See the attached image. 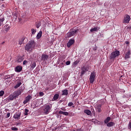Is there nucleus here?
<instances>
[{"instance_id":"20e7f679","label":"nucleus","mask_w":131,"mask_h":131,"mask_svg":"<svg viewBox=\"0 0 131 131\" xmlns=\"http://www.w3.org/2000/svg\"><path fill=\"white\" fill-rule=\"evenodd\" d=\"M95 78L96 73L94 72H92L90 77V83H93L94 81H95Z\"/></svg>"},{"instance_id":"e433bc0d","label":"nucleus","mask_w":131,"mask_h":131,"mask_svg":"<svg viewBox=\"0 0 131 131\" xmlns=\"http://www.w3.org/2000/svg\"><path fill=\"white\" fill-rule=\"evenodd\" d=\"M41 25L40 24V23H39L36 24V26L37 28H39V27H40Z\"/></svg>"},{"instance_id":"a878e982","label":"nucleus","mask_w":131,"mask_h":131,"mask_svg":"<svg viewBox=\"0 0 131 131\" xmlns=\"http://www.w3.org/2000/svg\"><path fill=\"white\" fill-rule=\"evenodd\" d=\"M22 84V83L21 82H18L16 85L14 86V89H18Z\"/></svg>"},{"instance_id":"cd10ccee","label":"nucleus","mask_w":131,"mask_h":131,"mask_svg":"<svg viewBox=\"0 0 131 131\" xmlns=\"http://www.w3.org/2000/svg\"><path fill=\"white\" fill-rule=\"evenodd\" d=\"M4 21H5V18H0V26L4 24Z\"/></svg>"},{"instance_id":"c756f323","label":"nucleus","mask_w":131,"mask_h":131,"mask_svg":"<svg viewBox=\"0 0 131 131\" xmlns=\"http://www.w3.org/2000/svg\"><path fill=\"white\" fill-rule=\"evenodd\" d=\"M15 95L16 96H20L21 95V92L20 91L15 92Z\"/></svg>"},{"instance_id":"f3484780","label":"nucleus","mask_w":131,"mask_h":131,"mask_svg":"<svg viewBox=\"0 0 131 131\" xmlns=\"http://www.w3.org/2000/svg\"><path fill=\"white\" fill-rule=\"evenodd\" d=\"M101 104H99L98 105H97V106L96 107V110L97 112H101Z\"/></svg>"},{"instance_id":"a211bd4d","label":"nucleus","mask_w":131,"mask_h":131,"mask_svg":"<svg viewBox=\"0 0 131 131\" xmlns=\"http://www.w3.org/2000/svg\"><path fill=\"white\" fill-rule=\"evenodd\" d=\"M42 34V32L41 31H40L37 35V36H36L37 39H39V38L41 37Z\"/></svg>"},{"instance_id":"72a5a7b5","label":"nucleus","mask_w":131,"mask_h":131,"mask_svg":"<svg viewBox=\"0 0 131 131\" xmlns=\"http://www.w3.org/2000/svg\"><path fill=\"white\" fill-rule=\"evenodd\" d=\"M5 94V92L4 91H0V97H3Z\"/></svg>"},{"instance_id":"bb28decb","label":"nucleus","mask_w":131,"mask_h":131,"mask_svg":"<svg viewBox=\"0 0 131 131\" xmlns=\"http://www.w3.org/2000/svg\"><path fill=\"white\" fill-rule=\"evenodd\" d=\"M23 61V58H22V57H18L17 60V62H18V63H21V62H22Z\"/></svg>"},{"instance_id":"f704fd0d","label":"nucleus","mask_w":131,"mask_h":131,"mask_svg":"<svg viewBox=\"0 0 131 131\" xmlns=\"http://www.w3.org/2000/svg\"><path fill=\"white\" fill-rule=\"evenodd\" d=\"M61 67H64L65 66V61H63L62 62L60 63Z\"/></svg>"},{"instance_id":"37998d69","label":"nucleus","mask_w":131,"mask_h":131,"mask_svg":"<svg viewBox=\"0 0 131 131\" xmlns=\"http://www.w3.org/2000/svg\"><path fill=\"white\" fill-rule=\"evenodd\" d=\"M27 64V60H24L23 62V64L24 65H26Z\"/></svg>"},{"instance_id":"f8f14e48","label":"nucleus","mask_w":131,"mask_h":131,"mask_svg":"<svg viewBox=\"0 0 131 131\" xmlns=\"http://www.w3.org/2000/svg\"><path fill=\"white\" fill-rule=\"evenodd\" d=\"M22 70V67L18 66L15 68V71L16 72H21Z\"/></svg>"},{"instance_id":"09e8293b","label":"nucleus","mask_w":131,"mask_h":131,"mask_svg":"<svg viewBox=\"0 0 131 131\" xmlns=\"http://www.w3.org/2000/svg\"><path fill=\"white\" fill-rule=\"evenodd\" d=\"M129 42H128V41L126 42V45H129Z\"/></svg>"},{"instance_id":"39448f33","label":"nucleus","mask_w":131,"mask_h":131,"mask_svg":"<svg viewBox=\"0 0 131 131\" xmlns=\"http://www.w3.org/2000/svg\"><path fill=\"white\" fill-rule=\"evenodd\" d=\"M129 21H130V16H129V15L126 14L124 16L123 23L128 24V23H129Z\"/></svg>"},{"instance_id":"c9c22d12","label":"nucleus","mask_w":131,"mask_h":131,"mask_svg":"<svg viewBox=\"0 0 131 131\" xmlns=\"http://www.w3.org/2000/svg\"><path fill=\"white\" fill-rule=\"evenodd\" d=\"M11 129H12V130L16 131V130H18V128L12 127H11Z\"/></svg>"},{"instance_id":"3c124183","label":"nucleus","mask_w":131,"mask_h":131,"mask_svg":"<svg viewBox=\"0 0 131 131\" xmlns=\"http://www.w3.org/2000/svg\"><path fill=\"white\" fill-rule=\"evenodd\" d=\"M37 106H39V104H38V105H37Z\"/></svg>"},{"instance_id":"f257e3e1","label":"nucleus","mask_w":131,"mask_h":131,"mask_svg":"<svg viewBox=\"0 0 131 131\" xmlns=\"http://www.w3.org/2000/svg\"><path fill=\"white\" fill-rule=\"evenodd\" d=\"M120 55V52L119 51L117 50L115 52H113L110 55V59L111 60H114L116 57H118Z\"/></svg>"},{"instance_id":"6e6552de","label":"nucleus","mask_w":131,"mask_h":131,"mask_svg":"<svg viewBox=\"0 0 131 131\" xmlns=\"http://www.w3.org/2000/svg\"><path fill=\"white\" fill-rule=\"evenodd\" d=\"M32 99V97H31V96L30 95H28L27 97H26V99L24 100L23 103L24 104H27V103H28V102H29Z\"/></svg>"},{"instance_id":"f03ea898","label":"nucleus","mask_w":131,"mask_h":131,"mask_svg":"<svg viewBox=\"0 0 131 131\" xmlns=\"http://www.w3.org/2000/svg\"><path fill=\"white\" fill-rule=\"evenodd\" d=\"M51 109H52V106H50L49 105H45L43 109V113L45 114H49L51 112Z\"/></svg>"},{"instance_id":"79ce46f5","label":"nucleus","mask_w":131,"mask_h":131,"mask_svg":"<svg viewBox=\"0 0 131 131\" xmlns=\"http://www.w3.org/2000/svg\"><path fill=\"white\" fill-rule=\"evenodd\" d=\"M128 128H129V129H131V122H129V123Z\"/></svg>"},{"instance_id":"5701e85b","label":"nucleus","mask_w":131,"mask_h":131,"mask_svg":"<svg viewBox=\"0 0 131 131\" xmlns=\"http://www.w3.org/2000/svg\"><path fill=\"white\" fill-rule=\"evenodd\" d=\"M130 55V51H128L125 55V59H128L129 58V56Z\"/></svg>"},{"instance_id":"de8ad7c7","label":"nucleus","mask_w":131,"mask_h":131,"mask_svg":"<svg viewBox=\"0 0 131 131\" xmlns=\"http://www.w3.org/2000/svg\"><path fill=\"white\" fill-rule=\"evenodd\" d=\"M76 131H82V130H81V128L78 129H77Z\"/></svg>"},{"instance_id":"aec40b11","label":"nucleus","mask_w":131,"mask_h":131,"mask_svg":"<svg viewBox=\"0 0 131 131\" xmlns=\"http://www.w3.org/2000/svg\"><path fill=\"white\" fill-rule=\"evenodd\" d=\"M99 29V27H95L91 29L90 31L91 32H94L95 31H98Z\"/></svg>"},{"instance_id":"4c0bfd02","label":"nucleus","mask_w":131,"mask_h":131,"mask_svg":"<svg viewBox=\"0 0 131 131\" xmlns=\"http://www.w3.org/2000/svg\"><path fill=\"white\" fill-rule=\"evenodd\" d=\"M72 105H73V103L70 102L68 103V105L69 107H71V106H72Z\"/></svg>"},{"instance_id":"2eb2a0df","label":"nucleus","mask_w":131,"mask_h":131,"mask_svg":"<svg viewBox=\"0 0 131 131\" xmlns=\"http://www.w3.org/2000/svg\"><path fill=\"white\" fill-rule=\"evenodd\" d=\"M59 99V94H56L54 95L52 101H57Z\"/></svg>"},{"instance_id":"1a4fd4ad","label":"nucleus","mask_w":131,"mask_h":131,"mask_svg":"<svg viewBox=\"0 0 131 131\" xmlns=\"http://www.w3.org/2000/svg\"><path fill=\"white\" fill-rule=\"evenodd\" d=\"M49 59V55L47 54H43L41 56V60L42 61H47Z\"/></svg>"},{"instance_id":"393cba45","label":"nucleus","mask_w":131,"mask_h":131,"mask_svg":"<svg viewBox=\"0 0 131 131\" xmlns=\"http://www.w3.org/2000/svg\"><path fill=\"white\" fill-rule=\"evenodd\" d=\"M84 112L87 114V115H91V114H92V112L89 110H85Z\"/></svg>"},{"instance_id":"ea45409f","label":"nucleus","mask_w":131,"mask_h":131,"mask_svg":"<svg viewBox=\"0 0 131 131\" xmlns=\"http://www.w3.org/2000/svg\"><path fill=\"white\" fill-rule=\"evenodd\" d=\"M78 64V61L76 60L74 62L73 65H74L75 66L77 65Z\"/></svg>"},{"instance_id":"4be33fe9","label":"nucleus","mask_w":131,"mask_h":131,"mask_svg":"<svg viewBox=\"0 0 131 131\" xmlns=\"http://www.w3.org/2000/svg\"><path fill=\"white\" fill-rule=\"evenodd\" d=\"M25 39V37H23L21 38H20L19 40V45H22V43H23V42H24Z\"/></svg>"},{"instance_id":"b1692460","label":"nucleus","mask_w":131,"mask_h":131,"mask_svg":"<svg viewBox=\"0 0 131 131\" xmlns=\"http://www.w3.org/2000/svg\"><path fill=\"white\" fill-rule=\"evenodd\" d=\"M110 120H111V118L110 117H107L106 120H104V123H105V124H107L109 123V121H110Z\"/></svg>"},{"instance_id":"58836bf2","label":"nucleus","mask_w":131,"mask_h":131,"mask_svg":"<svg viewBox=\"0 0 131 131\" xmlns=\"http://www.w3.org/2000/svg\"><path fill=\"white\" fill-rule=\"evenodd\" d=\"M71 62L70 61H67L66 62V65H70Z\"/></svg>"},{"instance_id":"9b49d317","label":"nucleus","mask_w":131,"mask_h":131,"mask_svg":"<svg viewBox=\"0 0 131 131\" xmlns=\"http://www.w3.org/2000/svg\"><path fill=\"white\" fill-rule=\"evenodd\" d=\"M29 45L32 49H34V47H35V42L34 40L30 41L29 42Z\"/></svg>"},{"instance_id":"412c9836","label":"nucleus","mask_w":131,"mask_h":131,"mask_svg":"<svg viewBox=\"0 0 131 131\" xmlns=\"http://www.w3.org/2000/svg\"><path fill=\"white\" fill-rule=\"evenodd\" d=\"M59 114H63V115L68 116L69 115V113L67 112H63L62 111H59Z\"/></svg>"},{"instance_id":"603ef678","label":"nucleus","mask_w":131,"mask_h":131,"mask_svg":"<svg viewBox=\"0 0 131 131\" xmlns=\"http://www.w3.org/2000/svg\"><path fill=\"white\" fill-rule=\"evenodd\" d=\"M40 102H41V101Z\"/></svg>"},{"instance_id":"6ab92c4d","label":"nucleus","mask_w":131,"mask_h":131,"mask_svg":"<svg viewBox=\"0 0 131 131\" xmlns=\"http://www.w3.org/2000/svg\"><path fill=\"white\" fill-rule=\"evenodd\" d=\"M62 96H67L68 95V90H64L62 91Z\"/></svg>"},{"instance_id":"dca6fc26","label":"nucleus","mask_w":131,"mask_h":131,"mask_svg":"<svg viewBox=\"0 0 131 131\" xmlns=\"http://www.w3.org/2000/svg\"><path fill=\"white\" fill-rule=\"evenodd\" d=\"M25 50L26 51H27L28 52V51H29L30 50H32V48L31 47L30 45H29V44H27L25 47Z\"/></svg>"},{"instance_id":"473e14b6","label":"nucleus","mask_w":131,"mask_h":131,"mask_svg":"<svg viewBox=\"0 0 131 131\" xmlns=\"http://www.w3.org/2000/svg\"><path fill=\"white\" fill-rule=\"evenodd\" d=\"M31 31L32 34H35V33L36 32V30H35L34 29H32Z\"/></svg>"},{"instance_id":"ddd939ff","label":"nucleus","mask_w":131,"mask_h":131,"mask_svg":"<svg viewBox=\"0 0 131 131\" xmlns=\"http://www.w3.org/2000/svg\"><path fill=\"white\" fill-rule=\"evenodd\" d=\"M106 125L108 127H111L115 125V123L113 122H110L106 124Z\"/></svg>"},{"instance_id":"2f4dec72","label":"nucleus","mask_w":131,"mask_h":131,"mask_svg":"<svg viewBox=\"0 0 131 131\" xmlns=\"http://www.w3.org/2000/svg\"><path fill=\"white\" fill-rule=\"evenodd\" d=\"M28 112H29V110H27V109H25V115H28Z\"/></svg>"},{"instance_id":"c03bdc74","label":"nucleus","mask_w":131,"mask_h":131,"mask_svg":"<svg viewBox=\"0 0 131 131\" xmlns=\"http://www.w3.org/2000/svg\"><path fill=\"white\" fill-rule=\"evenodd\" d=\"M10 115H11V114H10V113H8L7 114V118H9V117H10Z\"/></svg>"},{"instance_id":"9d476101","label":"nucleus","mask_w":131,"mask_h":131,"mask_svg":"<svg viewBox=\"0 0 131 131\" xmlns=\"http://www.w3.org/2000/svg\"><path fill=\"white\" fill-rule=\"evenodd\" d=\"M88 71L86 68L83 67L81 69V76H82Z\"/></svg>"},{"instance_id":"a19ab883","label":"nucleus","mask_w":131,"mask_h":131,"mask_svg":"<svg viewBox=\"0 0 131 131\" xmlns=\"http://www.w3.org/2000/svg\"><path fill=\"white\" fill-rule=\"evenodd\" d=\"M44 95H45V93H43V92H40L39 93V96L40 97H42V96H44Z\"/></svg>"},{"instance_id":"7ed1b4c3","label":"nucleus","mask_w":131,"mask_h":131,"mask_svg":"<svg viewBox=\"0 0 131 131\" xmlns=\"http://www.w3.org/2000/svg\"><path fill=\"white\" fill-rule=\"evenodd\" d=\"M13 77H14L13 75H8L4 77V79L5 80L6 84H8V83L12 80V78H13Z\"/></svg>"},{"instance_id":"49530a36","label":"nucleus","mask_w":131,"mask_h":131,"mask_svg":"<svg viewBox=\"0 0 131 131\" xmlns=\"http://www.w3.org/2000/svg\"><path fill=\"white\" fill-rule=\"evenodd\" d=\"M38 103H40V101L38 100V101L36 102V104H38Z\"/></svg>"},{"instance_id":"8fccbe9b","label":"nucleus","mask_w":131,"mask_h":131,"mask_svg":"<svg viewBox=\"0 0 131 131\" xmlns=\"http://www.w3.org/2000/svg\"><path fill=\"white\" fill-rule=\"evenodd\" d=\"M5 42H2V45H4V43Z\"/></svg>"},{"instance_id":"c85d7f7f","label":"nucleus","mask_w":131,"mask_h":131,"mask_svg":"<svg viewBox=\"0 0 131 131\" xmlns=\"http://www.w3.org/2000/svg\"><path fill=\"white\" fill-rule=\"evenodd\" d=\"M8 100H10V101H13V100H14V96L10 95L9 96Z\"/></svg>"},{"instance_id":"0eeeda50","label":"nucleus","mask_w":131,"mask_h":131,"mask_svg":"<svg viewBox=\"0 0 131 131\" xmlns=\"http://www.w3.org/2000/svg\"><path fill=\"white\" fill-rule=\"evenodd\" d=\"M75 42V40H74V39H70L69 41V42L67 43V47L68 48H70V47L71 46H72V45H73V43H74V42Z\"/></svg>"},{"instance_id":"a18cd8bd","label":"nucleus","mask_w":131,"mask_h":131,"mask_svg":"<svg viewBox=\"0 0 131 131\" xmlns=\"http://www.w3.org/2000/svg\"><path fill=\"white\" fill-rule=\"evenodd\" d=\"M61 109L62 110V111H66V108H61Z\"/></svg>"},{"instance_id":"7c9ffc66","label":"nucleus","mask_w":131,"mask_h":131,"mask_svg":"<svg viewBox=\"0 0 131 131\" xmlns=\"http://www.w3.org/2000/svg\"><path fill=\"white\" fill-rule=\"evenodd\" d=\"M36 66V63H35V62H33L32 64L31 67V68H33V69L35 68Z\"/></svg>"},{"instance_id":"4468645a","label":"nucleus","mask_w":131,"mask_h":131,"mask_svg":"<svg viewBox=\"0 0 131 131\" xmlns=\"http://www.w3.org/2000/svg\"><path fill=\"white\" fill-rule=\"evenodd\" d=\"M13 117L16 120H19V119H20V114L17 113L14 114Z\"/></svg>"},{"instance_id":"423d86ee","label":"nucleus","mask_w":131,"mask_h":131,"mask_svg":"<svg viewBox=\"0 0 131 131\" xmlns=\"http://www.w3.org/2000/svg\"><path fill=\"white\" fill-rule=\"evenodd\" d=\"M76 32H77V30H74L72 32L68 33L67 36H68V37H72V36H74V35L76 34Z\"/></svg>"}]
</instances>
